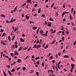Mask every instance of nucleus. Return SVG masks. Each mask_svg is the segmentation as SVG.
Segmentation results:
<instances>
[{
	"label": "nucleus",
	"mask_w": 76,
	"mask_h": 76,
	"mask_svg": "<svg viewBox=\"0 0 76 76\" xmlns=\"http://www.w3.org/2000/svg\"><path fill=\"white\" fill-rule=\"evenodd\" d=\"M28 16V14L26 15H25L26 16V18L27 19V20H28L29 19V16Z\"/></svg>",
	"instance_id": "obj_1"
},
{
	"label": "nucleus",
	"mask_w": 76,
	"mask_h": 76,
	"mask_svg": "<svg viewBox=\"0 0 76 76\" xmlns=\"http://www.w3.org/2000/svg\"><path fill=\"white\" fill-rule=\"evenodd\" d=\"M74 66H75V65L73 64L72 63L71 64V66L72 67V69H74Z\"/></svg>",
	"instance_id": "obj_2"
},
{
	"label": "nucleus",
	"mask_w": 76,
	"mask_h": 76,
	"mask_svg": "<svg viewBox=\"0 0 76 76\" xmlns=\"http://www.w3.org/2000/svg\"><path fill=\"white\" fill-rule=\"evenodd\" d=\"M26 2H27V3H32V1H31V0H27L26 1Z\"/></svg>",
	"instance_id": "obj_3"
},
{
	"label": "nucleus",
	"mask_w": 76,
	"mask_h": 76,
	"mask_svg": "<svg viewBox=\"0 0 76 76\" xmlns=\"http://www.w3.org/2000/svg\"><path fill=\"white\" fill-rule=\"evenodd\" d=\"M41 8H39L38 10V13H41Z\"/></svg>",
	"instance_id": "obj_4"
},
{
	"label": "nucleus",
	"mask_w": 76,
	"mask_h": 76,
	"mask_svg": "<svg viewBox=\"0 0 76 76\" xmlns=\"http://www.w3.org/2000/svg\"><path fill=\"white\" fill-rule=\"evenodd\" d=\"M20 40L21 42H24L25 41V40H23V39L22 38H20Z\"/></svg>",
	"instance_id": "obj_5"
},
{
	"label": "nucleus",
	"mask_w": 76,
	"mask_h": 76,
	"mask_svg": "<svg viewBox=\"0 0 76 76\" xmlns=\"http://www.w3.org/2000/svg\"><path fill=\"white\" fill-rule=\"evenodd\" d=\"M5 35H6V33H4L1 36V37H4Z\"/></svg>",
	"instance_id": "obj_6"
},
{
	"label": "nucleus",
	"mask_w": 76,
	"mask_h": 76,
	"mask_svg": "<svg viewBox=\"0 0 76 76\" xmlns=\"http://www.w3.org/2000/svg\"><path fill=\"white\" fill-rule=\"evenodd\" d=\"M17 6H16V7L15 8V9L13 10V12H16V10H17Z\"/></svg>",
	"instance_id": "obj_7"
},
{
	"label": "nucleus",
	"mask_w": 76,
	"mask_h": 76,
	"mask_svg": "<svg viewBox=\"0 0 76 76\" xmlns=\"http://www.w3.org/2000/svg\"><path fill=\"white\" fill-rule=\"evenodd\" d=\"M23 48V47H20L18 49V51H21V50Z\"/></svg>",
	"instance_id": "obj_8"
},
{
	"label": "nucleus",
	"mask_w": 76,
	"mask_h": 76,
	"mask_svg": "<svg viewBox=\"0 0 76 76\" xmlns=\"http://www.w3.org/2000/svg\"><path fill=\"white\" fill-rule=\"evenodd\" d=\"M32 29L33 30H35V29H37V27H33Z\"/></svg>",
	"instance_id": "obj_9"
},
{
	"label": "nucleus",
	"mask_w": 76,
	"mask_h": 76,
	"mask_svg": "<svg viewBox=\"0 0 76 76\" xmlns=\"http://www.w3.org/2000/svg\"><path fill=\"white\" fill-rule=\"evenodd\" d=\"M64 58H69V56L68 55H65L64 56Z\"/></svg>",
	"instance_id": "obj_10"
},
{
	"label": "nucleus",
	"mask_w": 76,
	"mask_h": 76,
	"mask_svg": "<svg viewBox=\"0 0 76 76\" xmlns=\"http://www.w3.org/2000/svg\"><path fill=\"white\" fill-rule=\"evenodd\" d=\"M22 61V60L20 59H19L17 61V62H18V63H20V62H21V61Z\"/></svg>",
	"instance_id": "obj_11"
},
{
	"label": "nucleus",
	"mask_w": 76,
	"mask_h": 76,
	"mask_svg": "<svg viewBox=\"0 0 76 76\" xmlns=\"http://www.w3.org/2000/svg\"><path fill=\"white\" fill-rule=\"evenodd\" d=\"M56 40H54L51 43V45H52V44H54V42H56Z\"/></svg>",
	"instance_id": "obj_12"
},
{
	"label": "nucleus",
	"mask_w": 76,
	"mask_h": 76,
	"mask_svg": "<svg viewBox=\"0 0 76 76\" xmlns=\"http://www.w3.org/2000/svg\"><path fill=\"white\" fill-rule=\"evenodd\" d=\"M61 39L62 40V41H63V42H64V36H63L62 38Z\"/></svg>",
	"instance_id": "obj_13"
},
{
	"label": "nucleus",
	"mask_w": 76,
	"mask_h": 76,
	"mask_svg": "<svg viewBox=\"0 0 76 76\" xmlns=\"http://www.w3.org/2000/svg\"><path fill=\"white\" fill-rule=\"evenodd\" d=\"M11 72H15V69L14 68L11 71Z\"/></svg>",
	"instance_id": "obj_14"
},
{
	"label": "nucleus",
	"mask_w": 76,
	"mask_h": 76,
	"mask_svg": "<svg viewBox=\"0 0 76 76\" xmlns=\"http://www.w3.org/2000/svg\"><path fill=\"white\" fill-rule=\"evenodd\" d=\"M69 17L70 20H73V18H72V16H71V15H69Z\"/></svg>",
	"instance_id": "obj_15"
},
{
	"label": "nucleus",
	"mask_w": 76,
	"mask_h": 76,
	"mask_svg": "<svg viewBox=\"0 0 76 76\" xmlns=\"http://www.w3.org/2000/svg\"><path fill=\"white\" fill-rule=\"evenodd\" d=\"M40 33L41 34H42L44 33V31H43L42 30H41L40 31Z\"/></svg>",
	"instance_id": "obj_16"
},
{
	"label": "nucleus",
	"mask_w": 76,
	"mask_h": 76,
	"mask_svg": "<svg viewBox=\"0 0 76 76\" xmlns=\"http://www.w3.org/2000/svg\"><path fill=\"white\" fill-rule=\"evenodd\" d=\"M50 20V21H52V22H54V19H52L51 18H50L49 19Z\"/></svg>",
	"instance_id": "obj_17"
},
{
	"label": "nucleus",
	"mask_w": 76,
	"mask_h": 76,
	"mask_svg": "<svg viewBox=\"0 0 76 76\" xmlns=\"http://www.w3.org/2000/svg\"><path fill=\"white\" fill-rule=\"evenodd\" d=\"M36 75H37V76H39V73L38 72H36Z\"/></svg>",
	"instance_id": "obj_18"
},
{
	"label": "nucleus",
	"mask_w": 76,
	"mask_h": 76,
	"mask_svg": "<svg viewBox=\"0 0 76 76\" xmlns=\"http://www.w3.org/2000/svg\"><path fill=\"white\" fill-rule=\"evenodd\" d=\"M1 17H4V18H6L5 15L3 14L1 15Z\"/></svg>",
	"instance_id": "obj_19"
},
{
	"label": "nucleus",
	"mask_w": 76,
	"mask_h": 76,
	"mask_svg": "<svg viewBox=\"0 0 76 76\" xmlns=\"http://www.w3.org/2000/svg\"><path fill=\"white\" fill-rule=\"evenodd\" d=\"M64 15L65 14H64V12H63V13L62 14V15H61V17H64Z\"/></svg>",
	"instance_id": "obj_20"
},
{
	"label": "nucleus",
	"mask_w": 76,
	"mask_h": 76,
	"mask_svg": "<svg viewBox=\"0 0 76 76\" xmlns=\"http://www.w3.org/2000/svg\"><path fill=\"white\" fill-rule=\"evenodd\" d=\"M23 70L24 71H25V69H26V67H23L22 68Z\"/></svg>",
	"instance_id": "obj_21"
},
{
	"label": "nucleus",
	"mask_w": 76,
	"mask_h": 76,
	"mask_svg": "<svg viewBox=\"0 0 76 76\" xmlns=\"http://www.w3.org/2000/svg\"><path fill=\"white\" fill-rule=\"evenodd\" d=\"M15 36H14L13 37L12 39V41H13V40H14V39H15Z\"/></svg>",
	"instance_id": "obj_22"
},
{
	"label": "nucleus",
	"mask_w": 76,
	"mask_h": 76,
	"mask_svg": "<svg viewBox=\"0 0 76 76\" xmlns=\"http://www.w3.org/2000/svg\"><path fill=\"white\" fill-rule=\"evenodd\" d=\"M71 25H72V26H75V23L72 22H71Z\"/></svg>",
	"instance_id": "obj_23"
},
{
	"label": "nucleus",
	"mask_w": 76,
	"mask_h": 76,
	"mask_svg": "<svg viewBox=\"0 0 76 76\" xmlns=\"http://www.w3.org/2000/svg\"><path fill=\"white\" fill-rule=\"evenodd\" d=\"M64 31L63 30V31H62V34L63 35H64Z\"/></svg>",
	"instance_id": "obj_24"
},
{
	"label": "nucleus",
	"mask_w": 76,
	"mask_h": 76,
	"mask_svg": "<svg viewBox=\"0 0 76 76\" xmlns=\"http://www.w3.org/2000/svg\"><path fill=\"white\" fill-rule=\"evenodd\" d=\"M45 15L43 14L41 16V17H42L43 18H45Z\"/></svg>",
	"instance_id": "obj_25"
},
{
	"label": "nucleus",
	"mask_w": 76,
	"mask_h": 76,
	"mask_svg": "<svg viewBox=\"0 0 76 76\" xmlns=\"http://www.w3.org/2000/svg\"><path fill=\"white\" fill-rule=\"evenodd\" d=\"M53 58V56H51L50 58V60H51Z\"/></svg>",
	"instance_id": "obj_26"
},
{
	"label": "nucleus",
	"mask_w": 76,
	"mask_h": 76,
	"mask_svg": "<svg viewBox=\"0 0 76 76\" xmlns=\"http://www.w3.org/2000/svg\"><path fill=\"white\" fill-rule=\"evenodd\" d=\"M8 39L10 41V37L9 36H8Z\"/></svg>",
	"instance_id": "obj_27"
},
{
	"label": "nucleus",
	"mask_w": 76,
	"mask_h": 76,
	"mask_svg": "<svg viewBox=\"0 0 76 76\" xmlns=\"http://www.w3.org/2000/svg\"><path fill=\"white\" fill-rule=\"evenodd\" d=\"M31 73H34V70H31Z\"/></svg>",
	"instance_id": "obj_28"
},
{
	"label": "nucleus",
	"mask_w": 76,
	"mask_h": 76,
	"mask_svg": "<svg viewBox=\"0 0 76 76\" xmlns=\"http://www.w3.org/2000/svg\"><path fill=\"white\" fill-rule=\"evenodd\" d=\"M64 12V14H68V13H69V12Z\"/></svg>",
	"instance_id": "obj_29"
},
{
	"label": "nucleus",
	"mask_w": 76,
	"mask_h": 76,
	"mask_svg": "<svg viewBox=\"0 0 76 76\" xmlns=\"http://www.w3.org/2000/svg\"><path fill=\"white\" fill-rule=\"evenodd\" d=\"M4 31V30L2 29H1L0 30L1 32H3Z\"/></svg>",
	"instance_id": "obj_30"
},
{
	"label": "nucleus",
	"mask_w": 76,
	"mask_h": 76,
	"mask_svg": "<svg viewBox=\"0 0 76 76\" xmlns=\"http://www.w3.org/2000/svg\"><path fill=\"white\" fill-rule=\"evenodd\" d=\"M42 66L43 67H44V63L42 62Z\"/></svg>",
	"instance_id": "obj_31"
},
{
	"label": "nucleus",
	"mask_w": 76,
	"mask_h": 76,
	"mask_svg": "<svg viewBox=\"0 0 76 76\" xmlns=\"http://www.w3.org/2000/svg\"><path fill=\"white\" fill-rule=\"evenodd\" d=\"M36 64H37V65H39V62L37 61V62H36Z\"/></svg>",
	"instance_id": "obj_32"
},
{
	"label": "nucleus",
	"mask_w": 76,
	"mask_h": 76,
	"mask_svg": "<svg viewBox=\"0 0 76 76\" xmlns=\"http://www.w3.org/2000/svg\"><path fill=\"white\" fill-rule=\"evenodd\" d=\"M38 6V5H37V4H35V5H34V7H36L37 6Z\"/></svg>",
	"instance_id": "obj_33"
},
{
	"label": "nucleus",
	"mask_w": 76,
	"mask_h": 76,
	"mask_svg": "<svg viewBox=\"0 0 76 76\" xmlns=\"http://www.w3.org/2000/svg\"><path fill=\"white\" fill-rule=\"evenodd\" d=\"M66 18H64L63 19V22H65L66 21Z\"/></svg>",
	"instance_id": "obj_34"
},
{
	"label": "nucleus",
	"mask_w": 76,
	"mask_h": 76,
	"mask_svg": "<svg viewBox=\"0 0 76 76\" xmlns=\"http://www.w3.org/2000/svg\"><path fill=\"white\" fill-rule=\"evenodd\" d=\"M35 60H38V59H39V57H37V58H35Z\"/></svg>",
	"instance_id": "obj_35"
},
{
	"label": "nucleus",
	"mask_w": 76,
	"mask_h": 76,
	"mask_svg": "<svg viewBox=\"0 0 76 76\" xmlns=\"http://www.w3.org/2000/svg\"><path fill=\"white\" fill-rule=\"evenodd\" d=\"M18 46L16 44L15 45V48H18Z\"/></svg>",
	"instance_id": "obj_36"
},
{
	"label": "nucleus",
	"mask_w": 76,
	"mask_h": 76,
	"mask_svg": "<svg viewBox=\"0 0 76 76\" xmlns=\"http://www.w3.org/2000/svg\"><path fill=\"white\" fill-rule=\"evenodd\" d=\"M40 42H39V40H38L36 42V44H38Z\"/></svg>",
	"instance_id": "obj_37"
},
{
	"label": "nucleus",
	"mask_w": 76,
	"mask_h": 76,
	"mask_svg": "<svg viewBox=\"0 0 76 76\" xmlns=\"http://www.w3.org/2000/svg\"><path fill=\"white\" fill-rule=\"evenodd\" d=\"M58 13L56 12V16H58Z\"/></svg>",
	"instance_id": "obj_38"
},
{
	"label": "nucleus",
	"mask_w": 76,
	"mask_h": 76,
	"mask_svg": "<svg viewBox=\"0 0 76 76\" xmlns=\"http://www.w3.org/2000/svg\"><path fill=\"white\" fill-rule=\"evenodd\" d=\"M54 4L53 3L51 5V7H53V6H54Z\"/></svg>",
	"instance_id": "obj_39"
},
{
	"label": "nucleus",
	"mask_w": 76,
	"mask_h": 76,
	"mask_svg": "<svg viewBox=\"0 0 76 76\" xmlns=\"http://www.w3.org/2000/svg\"><path fill=\"white\" fill-rule=\"evenodd\" d=\"M28 58H29V56H26V58H24V59H25V60H26V59H28Z\"/></svg>",
	"instance_id": "obj_40"
},
{
	"label": "nucleus",
	"mask_w": 76,
	"mask_h": 76,
	"mask_svg": "<svg viewBox=\"0 0 76 76\" xmlns=\"http://www.w3.org/2000/svg\"><path fill=\"white\" fill-rule=\"evenodd\" d=\"M62 7H63V8H65L66 6L65 5V4H64L63 5Z\"/></svg>",
	"instance_id": "obj_41"
},
{
	"label": "nucleus",
	"mask_w": 76,
	"mask_h": 76,
	"mask_svg": "<svg viewBox=\"0 0 76 76\" xmlns=\"http://www.w3.org/2000/svg\"><path fill=\"white\" fill-rule=\"evenodd\" d=\"M76 41H75L73 43V45H76Z\"/></svg>",
	"instance_id": "obj_42"
},
{
	"label": "nucleus",
	"mask_w": 76,
	"mask_h": 76,
	"mask_svg": "<svg viewBox=\"0 0 76 76\" xmlns=\"http://www.w3.org/2000/svg\"><path fill=\"white\" fill-rule=\"evenodd\" d=\"M6 67L8 68H9V69L10 68V66L9 65L6 66Z\"/></svg>",
	"instance_id": "obj_43"
},
{
	"label": "nucleus",
	"mask_w": 76,
	"mask_h": 76,
	"mask_svg": "<svg viewBox=\"0 0 76 76\" xmlns=\"http://www.w3.org/2000/svg\"><path fill=\"white\" fill-rule=\"evenodd\" d=\"M48 26H49V27H51V24H48Z\"/></svg>",
	"instance_id": "obj_44"
},
{
	"label": "nucleus",
	"mask_w": 76,
	"mask_h": 76,
	"mask_svg": "<svg viewBox=\"0 0 76 76\" xmlns=\"http://www.w3.org/2000/svg\"><path fill=\"white\" fill-rule=\"evenodd\" d=\"M37 44H35L34 45V48H37Z\"/></svg>",
	"instance_id": "obj_45"
},
{
	"label": "nucleus",
	"mask_w": 76,
	"mask_h": 76,
	"mask_svg": "<svg viewBox=\"0 0 76 76\" xmlns=\"http://www.w3.org/2000/svg\"><path fill=\"white\" fill-rule=\"evenodd\" d=\"M15 56H16V55H19V53L16 52V53H15Z\"/></svg>",
	"instance_id": "obj_46"
},
{
	"label": "nucleus",
	"mask_w": 76,
	"mask_h": 76,
	"mask_svg": "<svg viewBox=\"0 0 76 76\" xmlns=\"http://www.w3.org/2000/svg\"><path fill=\"white\" fill-rule=\"evenodd\" d=\"M17 28H15L14 30V32H16V31H17Z\"/></svg>",
	"instance_id": "obj_47"
},
{
	"label": "nucleus",
	"mask_w": 76,
	"mask_h": 76,
	"mask_svg": "<svg viewBox=\"0 0 76 76\" xmlns=\"http://www.w3.org/2000/svg\"><path fill=\"white\" fill-rule=\"evenodd\" d=\"M10 54L11 56H12V57H13V53H11Z\"/></svg>",
	"instance_id": "obj_48"
},
{
	"label": "nucleus",
	"mask_w": 76,
	"mask_h": 76,
	"mask_svg": "<svg viewBox=\"0 0 76 76\" xmlns=\"http://www.w3.org/2000/svg\"><path fill=\"white\" fill-rule=\"evenodd\" d=\"M4 42H3V41H1V44H3V43Z\"/></svg>",
	"instance_id": "obj_49"
},
{
	"label": "nucleus",
	"mask_w": 76,
	"mask_h": 76,
	"mask_svg": "<svg viewBox=\"0 0 76 76\" xmlns=\"http://www.w3.org/2000/svg\"><path fill=\"white\" fill-rule=\"evenodd\" d=\"M31 47H30L28 49V51H29L30 50H31Z\"/></svg>",
	"instance_id": "obj_50"
},
{
	"label": "nucleus",
	"mask_w": 76,
	"mask_h": 76,
	"mask_svg": "<svg viewBox=\"0 0 76 76\" xmlns=\"http://www.w3.org/2000/svg\"><path fill=\"white\" fill-rule=\"evenodd\" d=\"M6 23H10V21H8V20H7L6 21Z\"/></svg>",
	"instance_id": "obj_51"
},
{
	"label": "nucleus",
	"mask_w": 76,
	"mask_h": 76,
	"mask_svg": "<svg viewBox=\"0 0 76 76\" xmlns=\"http://www.w3.org/2000/svg\"><path fill=\"white\" fill-rule=\"evenodd\" d=\"M45 23L46 25H47V22L46 21H45Z\"/></svg>",
	"instance_id": "obj_52"
},
{
	"label": "nucleus",
	"mask_w": 76,
	"mask_h": 76,
	"mask_svg": "<svg viewBox=\"0 0 76 76\" xmlns=\"http://www.w3.org/2000/svg\"><path fill=\"white\" fill-rule=\"evenodd\" d=\"M52 63L53 64H54V63H55V60H53L52 61Z\"/></svg>",
	"instance_id": "obj_53"
},
{
	"label": "nucleus",
	"mask_w": 76,
	"mask_h": 76,
	"mask_svg": "<svg viewBox=\"0 0 76 76\" xmlns=\"http://www.w3.org/2000/svg\"><path fill=\"white\" fill-rule=\"evenodd\" d=\"M39 48V45H37V49H38Z\"/></svg>",
	"instance_id": "obj_54"
},
{
	"label": "nucleus",
	"mask_w": 76,
	"mask_h": 76,
	"mask_svg": "<svg viewBox=\"0 0 76 76\" xmlns=\"http://www.w3.org/2000/svg\"><path fill=\"white\" fill-rule=\"evenodd\" d=\"M58 56H60V55H61V53H58Z\"/></svg>",
	"instance_id": "obj_55"
},
{
	"label": "nucleus",
	"mask_w": 76,
	"mask_h": 76,
	"mask_svg": "<svg viewBox=\"0 0 76 76\" xmlns=\"http://www.w3.org/2000/svg\"><path fill=\"white\" fill-rule=\"evenodd\" d=\"M15 48V45H13L12 46V48Z\"/></svg>",
	"instance_id": "obj_56"
},
{
	"label": "nucleus",
	"mask_w": 76,
	"mask_h": 76,
	"mask_svg": "<svg viewBox=\"0 0 76 76\" xmlns=\"http://www.w3.org/2000/svg\"><path fill=\"white\" fill-rule=\"evenodd\" d=\"M32 11L33 12H35V10L34 9H33Z\"/></svg>",
	"instance_id": "obj_57"
},
{
	"label": "nucleus",
	"mask_w": 76,
	"mask_h": 76,
	"mask_svg": "<svg viewBox=\"0 0 76 76\" xmlns=\"http://www.w3.org/2000/svg\"><path fill=\"white\" fill-rule=\"evenodd\" d=\"M26 8L27 9H28V5H26Z\"/></svg>",
	"instance_id": "obj_58"
},
{
	"label": "nucleus",
	"mask_w": 76,
	"mask_h": 76,
	"mask_svg": "<svg viewBox=\"0 0 76 76\" xmlns=\"http://www.w3.org/2000/svg\"><path fill=\"white\" fill-rule=\"evenodd\" d=\"M66 33H67V34L68 35V34H69V32L68 31H67Z\"/></svg>",
	"instance_id": "obj_59"
},
{
	"label": "nucleus",
	"mask_w": 76,
	"mask_h": 76,
	"mask_svg": "<svg viewBox=\"0 0 76 76\" xmlns=\"http://www.w3.org/2000/svg\"><path fill=\"white\" fill-rule=\"evenodd\" d=\"M71 59L73 61H75V60H74V59H73V58L72 57H71Z\"/></svg>",
	"instance_id": "obj_60"
},
{
	"label": "nucleus",
	"mask_w": 76,
	"mask_h": 76,
	"mask_svg": "<svg viewBox=\"0 0 76 76\" xmlns=\"http://www.w3.org/2000/svg\"><path fill=\"white\" fill-rule=\"evenodd\" d=\"M56 58H58V55H57V54L56 55Z\"/></svg>",
	"instance_id": "obj_61"
},
{
	"label": "nucleus",
	"mask_w": 76,
	"mask_h": 76,
	"mask_svg": "<svg viewBox=\"0 0 76 76\" xmlns=\"http://www.w3.org/2000/svg\"><path fill=\"white\" fill-rule=\"evenodd\" d=\"M19 69H20V67H18V68L17 69V70H19Z\"/></svg>",
	"instance_id": "obj_62"
},
{
	"label": "nucleus",
	"mask_w": 76,
	"mask_h": 76,
	"mask_svg": "<svg viewBox=\"0 0 76 76\" xmlns=\"http://www.w3.org/2000/svg\"><path fill=\"white\" fill-rule=\"evenodd\" d=\"M17 52H18V51H17L16 50H15L14 51V53H15V54Z\"/></svg>",
	"instance_id": "obj_63"
},
{
	"label": "nucleus",
	"mask_w": 76,
	"mask_h": 76,
	"mask_svg": "<svg viewBox=\"0 0 76 76\" xmlns=\"http://www.w3.org/2000/svg\"><path fill=\"white\" fill-rule=\"evenodd\" d=\"M9 74L11 76H12V73L10 72L9 73Z\"/></svg>",
	"instance_id": "obj_64"
}]
</instances>
